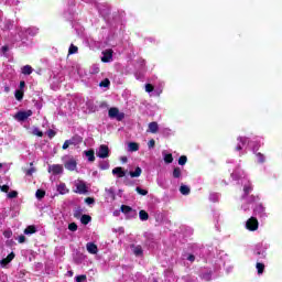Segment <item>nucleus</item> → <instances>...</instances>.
Returning <instances> with one entry per match:
<instances>
[{
    "instance_id": "nucleus-20",
    "label": "nucleus",
    "mask_w": 282,
    "mask_h": 282,
    "mask_svg": "<svg viewBox=\"0 0 282 282\" xmlns=\"http://www.w3.org/2000/svg\"><path fill=\"white\" fill-rule=\"evenodd\" d=\"M34 232H36V227L34 226H29L24 229V235H34Z\"/></svg>"
},
{
    "instance_id": "nucleus-4",
    "label": "nucleus",
    "mask_w": 282,
    "mask_h": 282,
    "mask_svg": "<svg viewBox=\"0 0 282 282\" xmlns=\"http://www.w3.org/2000/svg\"><path fill=\"white\" fill-rule=\"evenodd\" d=\"M63 162H64L65 169H67L68 171H76V164H77L76 159L66 155L63 158Z\"/></svg>"
},
{
    "instance_id": "nucleus-43",
    "label": "nucleus",
    "mask_w": 282,
    "mask_h": 282,
    "mask_svg": "<svg viewBox=\"0 0 282 282\" xmlns=\"http://www.w3.org/2000/svg\"><path fill=\"white\" fill-rule=\"evenodd\" d=\"M148 147H149V149H153V147H155V140L151 139V140L148 142Z\"/></svg>"
},
{
    "instance_id": "nucleus-55",
    "label": "nucleus",
    "mask_w": 282,
    "mask_h": 282,
    "mask_svg": "<svg viewBox=\"0 0 282 282\" xmlns=\"http://www.w3.org/2000/svg\"><path fill=\"white\" fill-rule=\"evenodd\" d=\"M260 210H263V207H262V206H260Z\"/></svg>"
},
{
    "instance_id": "nucleus-47",
    "label": "nucleus",
    "mask_w": 282,
    "mask_h": 282,
    "mask_svg": "<svg viewBox=\"0 0 282 282\" xmlns=\"http://www.w3.org/2000/svg\"><path fill=\"white\" fill-rule=\"evenodd\" d=\"M1 191H2V193H8V191H10V186L3 185V186L1 187Z\"/></svg>"
},
{
    "instance_id": "nucleus-19",
    "label": "nucleus",
    "mask_w": 282,
    "mask_h": 282,
    "mask_svg": "<svg viewBox=\"0 0 282 282\" xmlns=\"http://www.w3.org/2000/svg\"><path fill=\"white\" fill-rule=\"evenodd\" d=\"M142 175V169L141 167H135L134 172H130L131 177H140Z\"/></svg>"
},
{
    "instance_id": "nucleus-38",
    "label": "nucleus",
    "mask_w": 282,
    "mask_h": 282,
    "mask_svg": "<svg viewBox=\"0 0 282 282\" xmlns=\"http://www.w3.org/2000/svg\"><path fill=\"white\" fill-rule=\"evenodd\" d=\"M153 89H154L153 85H151V84H147V85H145V91H147L148 94H151V91H153Z\"/></svg>"
},
{
    "instance_id": "nucleus-21",
    "label": "nucleus",
    "mask_w": 282,
    "mask_h": 282,
    "mask_svg": "<svg viewBox=\"0 0 282 282\" xmlns=\"http://www.w3.org/2000/svg\"><path fill=\"white\" fill-rule=\"evenodd\" d=\"M139 217L141 221H147L149 219V214L145 210H140Z\"/></svg>"
},
{
    "instance_id": "nucleus-34",
    "label": "nucleus",
    "mask_w": 282,
    "mask_h": 282,
    "mask_svg": "<svg viewBox=\"0 0 282 282\" xmlns=\"http://www.w3.org/2000/svg\"><path fill=\"white\" fill-rule=\"evenodd\" d=\"M99 169H101V171H107V169H109V162L105 161L100 163Z\"/></svg>"
},
{
    "instance_id": "nucleus-3",
    "label": "nucleus",
    "mask_w": 282,
    "mask_h": 282,
    "mask_svg": "<svg viewBox=\"0 0 282 282\" xmlns=\"http://www.w3.org/2000/svg\"><path fill=\"white\" fill-rule=\"evenodd\" d=\"M108 116H109V118L118 120L119 122L124 120L123 112H120V110L118 108H116V107L109 109Z\"/></svg>"
},
{
    "instance_id": "nucleus-13",
    "label": "nucleus",
    "mask_w": 282,
    "mask_h": 282,
    "mask_svg": "<svg viewBox=\"0 0 282 282\" xmlns=\"http://www.w3.org/2000/svg\"><path fill=\"white\" fill-rule=\"evenodd\" d=\"M57 191L61 195H66V193H69V189H67V185H65V183H61L57 186Z\"/></svg>"
},
{
    "instance_id": "nucleus-9",
    "label": "nucleus",
    "mask_w": 282,
    "mask_h": 282,
    "mask_svg": "<svg viewBox=\"0 0 282 282\" xmlns=\"http://www.w3.org/2000/svg\"><path fill=\"white\" fill-rule=\"evenodd\" d=\"M86 249L89 254H98V246H96L94 242H88L86 245Z\"/></svg>"
},
{
    "instance_id": "nucleus-45",
    "label": "nucleus",
    "mask_w": 282,
    "mask_h": 282,
    "mask_svg": "<svg viewBox=\"0 0 282 282\" xmlns=\"http://www.w3.org/2000/svg\"><path fill=\"white\" fill-rule=\"evenodd\" d=\"M69 147H72V144L69 143V140H66L63 144V149L66 150L69 149Z\"/></svg>"
},
{
    "instance_id": "nucleus-12",
    "label": "nucleus",
    "mask_w": 282,
    "mask_h": 282,
    "mask_svg": "<svg viewBox=\"0 0 282 282\" xmlns=\"http://www.w3.org/2000/svg\"><path fill=\"white\" fill-rule=\"evenodd\" d=\"M139 150H140V144H138L135 142L128 143V151H130V153H133Z\"/></svg>"
},
{
    "instance_id": "nucleus-37",
    "label": "nucleus",
    "mask_w": 282,
    "mask_h": 282,
    "mask_svg": "<svg viewBox=\"0 0 282 282\" xmlns=\"http://www.w3.org/2000/svg\"><path fill=\"white\" fill-rule=\"evenodd\" d=\"M36 173V169L31 167L29 170L25 171V175L32 176V174Z\"/></svg>"
},
{
    "instance_id": "nucleus-51",
    "label": "nucleus",
    "mask_w": 282,
    "mask_h": 282,
    "mask_svg": "<svg viewBox=\"0 0 282 282\" xmlns=\"http://www.w3.org/2000/svg\"><path fill=\"white\" fill-rule=\"evenodd\" d=\"M9 263L14 259V252H11L8 257H7Z\"/></svg>"
},
{
    "instance_id": "nucleus-59",
    "label": "nucleus",
    "mask_w": 282,
    "mask_h": 282,
    "mask_svg": "<svg viewBox=\"0 0 282 282\" xmlns=\"http://www.w3.org/2000/svg\"><path fill=\"white\" fill-rule=\"evenodd\" d=\"M154 282H158V281H154Z\"/></svg>"
},
{
    "instance_id": "nucleus-49",
    "label": "nucleus",
    "mask_w": 282,
    "mask_h": 282,
    "mask_svg": "<svg viewBox=\"0 0 282 282\" xmlns=\"http://www.w3.org/2000/svg\"><path fill=\"white\" fill-rule=\"evenodd\" d=\"M19 243H25V236H20L18 238Z\"/></svg>"
},
{
    "instance_id": "nucleus-16",
    "label": "nucleus",
    "mask_w": 282,
    "mask_h": 282,
    "mask_svg": "<svg viewBox=\"0 0 282 282\" xmlns=\"http://www.w3.org/2000/svg\"><path fill=\"white\" fill-rule=\"evenodd\" d=\"M32 72H34V69L30 65H25L22 67V74H24L25 76H30Z\"/></svg>"
},
{
    "instance_id": "nucleus-52",
    "label": "nucleus",
    "mask_w": 282,
    "mask_h": 282,
    "mask_svg": "<svg viewBox=\"0 0 282 282\" xmlns=\"http://www.w3.org/2000/svg\"><path fill=\"white\" fill-rule=\"evenodd\" d=\"M22 89H25V82H20V90L22 91Z\"/></svg>"
},
{
    "instance_id": "nucleus-23",
    "label": "nucleus",
    "mask_w": 282,
    "mask_h": 282,
    "mask_svg": "<svg viewBox=\"0 0 282 282\" xmlns=\"http://www.w3.org/2000/svg\"><path fill=\"white\" fill-rule=\"evenodd\" d=\"M180 192L182 193V195H188V193H191V188L186 185H182L180 187Z\"/></svg>"
},
{
    "instance_id": "nucleus-42",
    "label": "nucleus",
    "mask_w": 282,
    "mask_h": 282,
    "mask_svg": "<svg viewBox=\"0 0 282 282\" xmlns=\"http://www.w3.org/2000/svg\"><path fill=\"white\" fill-rule=\"evenodd\" d=\"M76 281H77V282H85V281H87V275H78V276L76 278Z\"/></svg>"
},
{
    "instance_id": "nucleus-56",
    "label": "nucleus",
    "mask_w": 282,
    "mask_h": 282,
    "mask_svg": "<svg viewBox=\"0 0 282 282\" xmlns=\"http://www.w3.org/2000/svg\"><path fill=\"white\" fill-rule=\"evenodd\" d=\"M3 50H7V47H6V46H3Z\"/></svg>"
},
{
    "instance_id": "nucleus-48",
    "label": "nucleus",
    "mask_w": 282,
    "mask_h": 282,
    "mask_svg": "<svg viewBox=\"0 0 282 282\" xmlns=\"http://www.w3.org/2000/svg\"><path fill=\"white\" fill-rule=\"evenodd\" d=\"M243 191H245V194L248 195L250 193V191H252V187L251 186H245Z\"/></svg>"
},
{
    "instance_id": "nucleus-7",
    "label": "nucleus",
    "mask_w": 282,
    "mask_h": 282,
    "mask_svg": "<svg viewBox=\"0 0 282 282\" xmlns=\"http://www.w3.org/2000/svg\"><path fill=\"white\" fill-rule=\"evenodd\" d=\"M101 61L102 63H111V61H113V51L112 50L104 51Z\"/></svg>"
},
{
    "instance_id": "nucleus-30",
    "label": "nucleus",
    "mask_w": 282,
    "mask_h": 282,
    "mask_svg": "<svg viewBox=\"0 0 282 282\" xmlns=\"http://www.w3.org/2000/svg\"><path fill=\"white\" fill-rule=\"evenodd\" d=\"M135 191H137V193L139 194V195H149V191H147V189H143V188H141V187H137L135 188Z\"/></svg>"
},
{
    "instance_id": "nucleus-22",
    "label": "nucleus",
    "mask_w": 282,
    "mask_h": 282,
    "mask_svg": "<svg viewBox=\"0 0 282 282\" xmlns=\"http://www.w3.org/2000/svg\"><path fill=\"white\" fill-rule=\"evenodd\" d=\"M82 224H84L85 226H87V224H89V221H91V216L89 215H83L80 218Z\"/></svg>"
},
{
    "instance_id": "nucleus-10",
    "label": "nucleus",
    "mask_w": 282,
    "mask_h": 282,
    "mask_svg": "<svg viewBox=\"0 0 282 282\" xmlns=\"http://www.w3.org/2000/svg\"><path fill=\"white\" fill-rule=\"evenodd\" d=\"M159 129H160V126L155 121L150 122L149 126H148V131L150 133H158Z\"/></svg>"
},
{
    "instance_id": "nucleus-31",
    "label": "nucleus",
    "mask_w": 282,
    "mask_h": 282,
    "mask_svg": "<svg viewBox=\"0 0 282 282\" xmlns=\"http://www.w3.org/2000/svg\"><path fill=\"white\" fill-rule=\"evenodd\" d=\"M77 52H78V46H74V44H72L69 46L68 54H76Z\"/></svg>"
},
{
    "instance_id": "nucleus-28",
    "label": "nucleus",
    "mask_w": 282,
    "mask_h": 282,
    "mask_svg": "<svg viewBox=\"0 0 282 282\" xmlns=\"http://www.w3.org/2000/svg\"><path fill=\"white\" fill-rule=\"evenodd\" d=\"M131 207L127 206V205H122L121 206V212L124 213L126 215H129V213H131Z\"/></svg>"
},
{
    "instance_id": "nucleus-41",
    "label": "nucleus",
    "mask_w": 282,
    "mask_h": 282,
    "mask_svg": "<svg viewBox=\"0 0 282 282\" xmlns=\"http://www.w3.org/2000/svg\"><path fill=\"white\" fill-rule=\"evenodd\" d=\"M85 203L88 204V206H91V204H95L96 200H95L94 198H91V197H87V198L85 199Z\"/></svg>"
},
{
    "instance_id": "nucleus-58",
    "label": "nucleus",
    "mask_w": 282,
    "mask_h": 282,
    "mask_svg": "<svg viewBox=\"0 0 282 282\" xmlns=\"http://www.w3.org/2000/svg\"><path fill=\"white\" fill-rule=\"evenodd\" d=\"M69 274H70V276H72L74 273L70 272Z\"/></svg>"
},
{
    "instance_id": "nucleus-54",
    "label": "nucleus",
    "mask_w": 282,
    "mask_h": 282,
    "mask_svg": "<svg viewBox=\"0 0 282 282\" xmlns=\"http://www.w3.org/2000/svg\"><path fill=\"white\" fill-rule=\"evenodd\" d=\"M6 94H10V86H4Z\"/></svg>"
},
{
    "instance_id": "nucleus-1",
    "label": "nucleus",
    "mask_w": 282,
    "mask_h": 282,
    "mask_svg": "<svg viewBox=\"0 0 282 282\" xmlns=\"http://www.w3.org/2000/svg\"><path fill=\"white\" fill-rule=\"evenodd\" d=\"M74 193H77L78 195H87L89 193V187H87V183L83 180H76L74 182Z\"/></svg>"
},
{
    "instance_id": "nucleus-15",
    "label": "nucleus",
    "mask_w": 282,
    "mask_h": 282,
    "mask_svg": "<svg viewBox=\"0 0 282 282\" xmlns=\"http://www.w3.org/2000/svg\"><path fill=\"white\" fill-rule=\"evenodd\" d=\"M132 252L135 257H142V247L141 246H132Z\"/></svg>"
},
{
    "instance_id": "nucleus-17",
    "label": "nucleus",
    "mask_w": 282,
    "mask_h": 282,
    "mask_svg": "<svg viewBox=\"0 0 282 282\" xmlns=\"http://www.w3.org/2000/svg\"><path fill=\"white\" fill-rule=\"evenodd\" d=\"M86 158H88V162H95L96 156L94 155V150H88L85 152Z\"/></svg>"
},
{
    "instance_id": "nucleus-29",
    "label": "nucleus",
    "mask_w": 282,
    "mask_h": 282,
    "mask_svg": "<svg viewBox=\"0 0 282 282\" xmlns=\"http://www.w3.org/2000/svg\"><path fill=\"white\" fill-rule=\"evenodd\" d=\"M68 230H70L72 232H76L78 230V225H76L75 223L69 224Z\"/></svg>"
},
{
    "instance_id": "nucleus-44",
    "label": "nucleus",
    "mask_w": 282,
    "mask_h": 282,
    "mask_svg": "<svg viewBox=\"0 0 282 282\" xmlns=\"http://www.w3.org/2000/svg\"><path fill=\"white\" fill-rule=\"evenodd\" d=\"M257 158H258V162H265V158H263V154L258 153Z\"/></svg>"
},
{
    "instance_id": "nucleus-40",
    "label": "nucleus",
    "mask_w": 282,
    "mask_h": 282,
    "mask_svg": "<svg viewBox=\"0 0 282 282\" xmlns=\"http://www.w3.org/2000/svg\"><path fill=\"white\" fill-rule=\"evenodd\" d=\"M8 263H10V260H8V258H4L0 261V265H2V268H6Z\"/></svg>"
},
{
    "instance_id": "nucleus-36",
    "label": "nucleus",
    "mask_w": 282,
    "mask_h": 282,
    "mask_svg": "<svg viewBox=\"0 0 282 282\" xmlns=\"http://www.w3.org/2000/svg\"><path fill=\"white\" fill-rule=\"evenodd\" d=\"M186 162H187V159H186L185 155H182V156L178 159V164H180L181 166H184V164H186Z\"/></svg>"
},
{
    "instance_id": "nucleus-26",
    "label": "nucleus",
    "mask_w": 282,
    "mask_h": 282,
    "mask_svg": "<svg viewBox=\"0 0 282 282\" xmlns=\"http://www.w3.org/2000/svg\"><path fill=\"white\" fill-rule=\"evenodd\" d=\"M35 197L37 199H43V197H45V191L43 189H37L36 193H35Z\"/></svg>"
},
{
    "instance_id": "nucleus-14",
    "label": "nucleus",
    "mask_w": 282,
    "mask_h": 282,
    "mask_svg": "<svg viewBox=\"0 0 282 282\" xmlns=\"http://www.w3.org/2000/svg\"><path fill=\"white\" fill-rule=\"evenodd\" d=\"M112 175H117V177H124L126 173L122 171V167H115L112 170Z\"/></svg>"
},
{
    "instance_id": "nucleus-39",
    "label": "nucleus",
    "mask_w": 282,
    "mask_h": 282,
    "mask_svg": "<svg viewBox=\"0 0 282 282\" xmlns=\"http://www.w3.org/2000/svg\"><path fill=\"white\" fill-rule=\"evenodd\" d=\"M19 195V193L17 191H12L11 193L8 194V197L10 199H14V197H17Z\"/></svg>"
},
{
    "instance_id": "nucleus-35",
    "label": "nucleus",
    "mask_w": 282,
    "mask_h": 282,
    "mask_svg": "<svg viewBox=\"0 0 282 282\" xmlns=\"http://www.w3.org/2000/svg\"><path fill=\"white\" fill-rule=\"evenodd\" d=\"M15 98L18 100H23V90H15Z\"/></svg>"
},
{
    "instance_id": "nucleus-50",
    "label": "nucleus",
    "mask_w": 282,
    "mask_h": 282,
    "mask_svg": "<svg viewBox=\"0 0 282 282\" xmlns=\"http://www.w3.org/2000/svg\"><path fill=\"white\" fill-rule=\"evenodd\" d=\"M9 263L14 259V252H11L8 257H7Z\"/></svg>"
},
{
    "instance_id": "nucleus-33",
    "label": "nucleus",
    "mask_w": 282,
    "mask_h": 282,
    "mask_svg": "<svg viewBox=\"0 0 282 282\" xmlns=\"http://www.w3.org/2000/svg\"><path fill=\"white\" fill-rule=\"evenodd\" d=\"M33 135H37V138H43V132L39 130V128H34Z\"/></svg>"
},
{
    "instance_id": "nucleus-53",
    "label": "nucleus",
    "mask_w": 282,
    "mask_h": 282,
    "mask_svg": "<svg viewBox=\"0 0 282 282\" xmlns=\"http://www.w3.org/2000/svg\"><path fill=\"white\" fill-rule=\"evenodd\" d=\"M187 260H188V261H192V262L195 261V256H193V254L188 256V257H187Z\"/></svg>"
},
{
    "instance_id": "nucleus-11",
    "label": "nucleus",
    "mask_w": 282,
    "mask_h": 282,
    "mask_svg": "<svg viewBox=\"0 0 282 282\" xmlns=\"http://www.w3.org/2000/svg\"><path fill=\"white\" fill-rule=\"evenodd\" d=\"M70 145L76 147L77 144H80L83 142V138L80 135H75L72 139L68 140Z\"/></svg>"
},
{
    "instance_id": "nucleus-25",
    "label": "nucleus",
    "mask_w": 282,
    "mask_h": 282,
    "mask_svg": "<svg viewBox=\"0 0 282 282\" xmlns=\"http://www.w3.org/2000/svg\"><path fill=\"white\" fill-rule=\"evenodd\" d=\"M164 162L166 164H172L173 163V154H164Z\"/></svg>"
},
{
    "instance_id": "nucleus-27",
    "label": "nucleus",
    "mask_w": 282,
    "mask_h": 282,
    "mask_svg": "<svg viewBox=\"0 0 282 282\" xmlns=\"http://www.w3.org/2000/svg\"><path fill=\"white\" fill-rule=\"evenodd\" d=\"M182 176V170H180V167H175L173 171V177H181Z\"/></svg>"
},
{
    "instance_id": "nucleus-8",
    "label": "nucleus",
    "mask_w": 282,
    "mask_h": 282,
    "mask_svg": "<svg viewBox=\"0 0 282 282\" xmlns=\"http://www.w3.org/2000/svg\"><path fill=\"white\" fill-rule=\"evenodd\" d=\"M48 173H52L53 175H61V173H63V165L61 164L50 165Z\"/></svg>"
},
{
    "instance_id": "nucleus-32",
    "label": "nucleus",
    "mask_w": 282,
    "mask_h": 282,
    "mask_svg": "<svg viewBox=\"0 0 282 282\" xmlns=\"http://www.w3.org/2000/svg\"><path fill=\"white\" fill-rule=\"evenodd\" d=\"M109 85H111V82L109 80V78L104 79L99 84V86H101V87H109Z\"/></svg>"
},
{
    "instance_id": "nucleus-2",
    "label": "nucleus",
    "mask_w": 282,
    "mask_h": 282,
    "mask_svg": "<svg viewBox=\"0 0 282 282\" xmlns=\"http://www.w3.org/2000/svg\"><path fill=\"white\" fill-rule=\"evenodd\" d=\"M32 110H21L19 112H17L13 118L14 120H18V122H25V120H28V118H30L32 116Z\"/></svg>"
},
{
    "instance_id": "nucleus-46",
    "label": "nucleus",
    "mask_w": 282,
    "mask_h": 282,
    "mask_svg": "<svg viewBox=\"0 0 282 282\" xmlns=\"http://www.w3.org/2000/svg\"><path fill=\"white\" fill-rule=\"evenodd\" d=\"M3 236H4L7 239H10V237H12V231L7 230V231L3 232Z\"/></svg>"
},
{
    "instance_id": "nucleus-6",
    "label": "nucleus",
    "mask_w": 282,
    "mask_h": 282,
    "mask_svg": "<svg viewBox=\"0 0 282 282\" xmlns=\"http://www.w3.org/2000/svg\"><path fill=\"white\" fill-rule=\"evenodd\" d=\"M246 228H247V230H251V231L258 230L259 229V220H257V218H254V217L249 218L246 223Z\"/></svg>"
},
{
    "instance_id": "nucleus-18",
    "label": "nucleus",
    "mask_w": 282,
    "mask_h": 282,
    "mask_svg": "<svg viewBox=\"0 0 282 282\" xmlns=\"http://www.w3.org/2000/svg\"><path fill=\"white\" fill-rule=\"evenodd\" d=\"M238 141H239V143H238L236 149H237V151H241V149H243V147L246 145L247 139L246 138H238Z\"/></svg>"
},
{
    "instance_id": "nucleus-57",
    "label": "nucleus",
    "mask_w": 282,
    "mask_h": 282,
    "mask_svg": "<svg viewBox=\"0 0 282 282\" xmlns=\"http://www.w3.org/2000/svg\"><path fill=\"white\" fill-rule=\"evenodd\" d=\"M1 166H3V165L0 163V169H1Z\"/></svg>"
},
{
    "instance_id": "nucleus-24",
    "label": "nucleus",
    "mask_w": 282,
    "mask_h": 282,
    "mask_svg": "<svg viewBox=\"0 0 282 282\" xmlns=\"http://www.w3.org/2000/svg\"><path fill=\"white\" fill-rule=\"evenodd\" d=\"M256 268L258 270V274H263V270H265V265L263 263L258 262Z\"/></svg>"
},
{
    "instance_id": "nucleus-5",
    "label": "nucleus",
    "mask_w": 282,
    "mask_h": 282,
    "mask_svg": "<svg viewBox=\"0 0 282 282\" xmlns=\"http://www.w3.org/2000/svg\"><path fill=\"white\" fill-rule=\"evenodd\" d=\"M96 155H97V158H100L101 160L109 158V147L106 144H101L98 148Z\"/></svg>"
}]
</instances>
